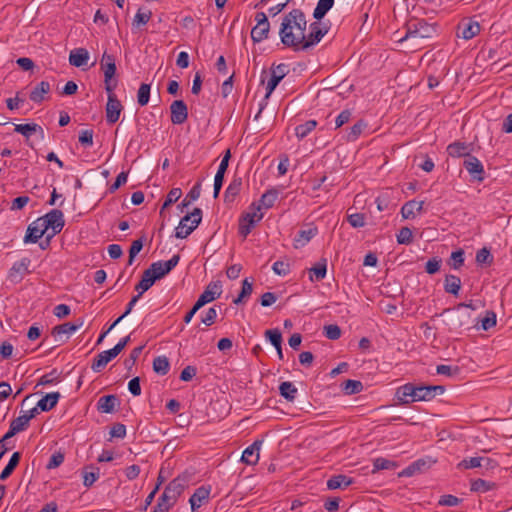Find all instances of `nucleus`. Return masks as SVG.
Returning a JSON list of instances; mask_svg holds the SVG:
<instances>
[{"mask_svg": "<svg viewBox=\"0 0 512 512\" xmlns=\"http://www.w3.org/2000/svg\"><path fill=\"white\" fill-rule=\"evenodd\" d=\"M21 459V453L20 452H14L8 462V464L5 466V468L0 473V480L4 481L6 480L14 471V469L18 466Z\"/></svg>", "mask_w": 512, "mask_h": 512, "instance_id": "4c0bfd02", "label": "nucleus"}, {"mask_svg": "<svg viewBox=\"0 0 512 512\" xmlns=\"http://www.w3.org/2000/svg\"><path fill=\"white\" fill-rule=\"evenodd\" d=\"M210 492V486H201L197 488L189 499L191 509L194 511L199 508L202 503L209 498Z\"/></svg>", "mask_w": 512, "mask_h": 512, "instance_id": "a878e982", "label": "nucleus"}, {"mask_svg": "<svg viewBox=\"0 0 512 512\" xmlns=\"http://www.w3.org/2000/svg\"><path fill=\"white\" fill-rule=\"evenodd\" d=\"M156 280H157L156 277L152 274L150 269L149 268L146 269L143 272L141 280L135 286V290L138 292L137 295H139L141 297L144 292H146L147 290H149L152 287V285L154 284V282Z\"/></svg>", "mask_w": 512, "mask_h": 512, "instance_id": "c756f323", "label": "nucleus"}, {"mask_svg": "<svg viewBox=\"0 0 512 512\" xmlns=\"http://www.w3.org/2000/svg\"><path fill=\"white\" fill-rule=\"evenodd\" d=\"M436 372L439 375H445L448 377H453L459 374L460 369L458 366H450V365H438L436 367Z\"/></svg>", "mask_w": 512, "mask_h": 512, "instance_id": "4d7b16f0", "label": "nucleus"}, {"mask_svg": "<svg viewBox=\"0 0 512 512\" xmlns=\"http://www.w3.org/2000/svg\"><path fill=\"white\" fill-rule=\"evenodd\" d=\"M262 440L254 441L242 453L241 460L247 465H255L259 461V451L262 445Z\"/></svg>", "mask_w": 512, "mask_h": 512, "instance_id": "6ab92c4d", "label": "nucleus"}, {"mask_svg": "<svg viewBox=\"0 0 512 512\" xmlns=\"http://www.w3.org/2000/svg\"><path fill=\"white\" fill-rule=\"evenodd\" d=\"M324 334L330 340H337L341 336V329L336 324L324 326Z\"/></svg>", "mask_w": 512, "mask_h": 512, "instance_id": "052dcab7", "label": "nucleus"}, {"mask_svg": "<svg viewBox=\"0 0 512 512\" xmlns=\"http://www.w3.org/2000/svg\"><path fill=\"white\" fill-rule=\"evenodd\" d=\"M436 34L434 24L427 23L425 20H411L407 23V32L404 39L409 38H432Z\"/></svg>", "mask_w": 512, "mask_h": 512, "instance_id": "20e7f679", "label": "nucleus"}, {"mask_svg": "<svg viewBox=\"0 0 512 512\" xmlns=\"http://www.w3.org/2000/svg\"><path fill=\"white\" fill-rule=\"evenodd\" d=\"M328 33V28L316 20L309 25V33L305 34V40L300 45L301 50H306L316 44Z\"/></svg>", "mask_w": 512, "mask_h": 512, "instance_id": "6e6552de", "label": "nucleus"}, {"mask_svg": "<svg viewBox=\"0 0 512 512\" xmlns=\"http://www.w3.org/2000/svg\"><path fill=\"white\" fill-rule=\"evenodd\" d=\"M272 270L279 276H286L290 273V264L285 261H276L272 266Z\"/></svg>", "mask_w": 512, "mask_h": 512, "instance_id": "e2e57ef3", "label": "nucleus"}, {"mask_svg": "<svg viewBox=\"0 0 512 512\" xmlns=\"http://www.w3.org/2000/svg\"><path fill=\"white\" fill-rule=\"evenodd\" d=\"M373 467H374V470H376V471L384 470V469H391V468L395 467V463L386 458L378 457V458L374 459Z\"/></svg>", "mask_w": 512, "mask_h": 512, "instance_id": "69168bd1", "label": "nucleus"}, {"mask_svg": "<svg viewBox=\"0 0 512 512\" xmlns=\"http://www.w3.org/2000/svg\"><path fill=\"white\" fill-rule=\"evenodd\" d=\"M222 293V285L220 281L210 282L203 293L199 296L206 304L219 298Z\"/></svg>", "mask_w": 512, "mask_h": 512, "instance_id": "b1692460", "label": "nucleus"}, {"mask_svg": "<svg viewBox=\"0 0 512 512\" xmlns=\"http://www.w3.org/2000/svg\"><path fill=\"white\" fill-rule=\"evenodd\" d=\"M352 484V479L346 475L339 474L331 477L327 481V488L330 490L343 489Z\"/></svg>", "mask_w": 512, "mask_h": 512, "instance_id": "f704fd0d", "label": "nucleus"}, {"mask_svg": "<svg viewBox=\"0 0 512 512\" xmlns=\"http://www.w3.org/2000/svg\"><path fill=\"white\" fill-rule=\"evenodd\" d=\"M185 489V481L184 479L177 477L173 479L166 487L162 495L159 499L169 504L172 508L174 504L177 502L178 497L182 494Z\"/></svg>", "mask_w": 512, "mask_h": 512, "instance_id": "0eeeda50", "label": "nucleus"}, {"mask_svg": "<svg viewBox=\"0 0 512 512\" xmlns=\"http://www.w3.org/2000/svg\"><path fill=\"white\" fill-rule=\"evenodd\" d=\"M251 211L245 213L239 222V234L246 238L254 226L262 220L263 213L260 211V206L253 203L250 207Z\"/></svg>", "mask_w": 512, "mask_h": 512, "instance_id": "39448f33", "label": "nucleus"}, {"mask_svg": "<svg viewBox=\"0 0 512 512\" xmlns=\"http://www.w3.org/2000/svg\"><path fill=\"white\" fill-rule=\"evenodd\" d=\"M253 291L252 282H250L247 278H245L242 282V288L240 294L236 299L233 300L234 304H240L244 301L245 298H248Z\"/></svg>", "mask_w": 512, "mask_h": 512, "instance_id": "09e8293b", "label": "nucleus"}, {"mask_svg": "<svg viewBox=\"0 0 512 512\" xmlns=\"http://www.w3.org/2000/svg\"><path fill=\"white\" fill-rule=\"evenodd\" d=\"M40 219L47 232L50 228L52 229V232L48 233V238H53L56 234L60 233L65 225L64 215L58 209L51 210L45 216L40 217Z\"/></svg>", "mask_w": 512, "mask_h": 512, "instance_id": "423d86ee", "label": "nucleus"}, {"mask_svg": "<svg viewBox=\"0 0 512 512\" xmlns=\"http://www.w3.org/2000/svg\"><path fill=\"white\" fill-rule=\"evenodd\" d=\"M289 65L285 63L271 67V77L267 82L265 99L269 98L280 81L288 74Z\"/></svg>", "mask_w": 512, "mask_h": 512, "instance_id": "9d476101", "label": "nucleus"}, {"mask_svg": "<svg viewBox=\"0 0 512 512\" xmlns=\"http://www.w3.org/2000/svg\"><path fill=\"white\" fill-rule=\"evenodd\" d=\"M493 261V257L490 251L484 247L477 251L476 253V262L478 264H491Z\"/></svg>", "mask_w": 512, "mask_h": 512, "instance_id": "680f3d73", "label": "nucleus"}, {"mask_svg": "<svg viewBox=\"0 0 512 512\" xmlns=\"http://www.w3.org/2000/svg\"><path fill=\"white\" fill-rule=\"evenodd\" d=\"M412 238H413L412 231L408 227H402L400 229L399 233L397 234V242L399 244L408 245L412 242Z\"/></svg>", "mask_w": 512, "mask_h": 512, "instance_id": "bf43d9fd", "label": "nucleus"}, {"mask_svg": "<svg viewBox=\"0 0 512 512\" xmlns=\"http://www.w3.org/2000/svg\"><path fill=\"white\" fill-rule=\"evenodd\" d=\"M318 230L314 226H310L307 229L300 230L294 238V247L301 248L305 246L314 236H316Z\"/></svg>", "mask_w": 512, "mask_h": 512, "instance_id": "cd10ccee", "label": "nucleus"}, {"mask_svg": "<svg viewBox=\"0 0 512 512\" xmlns=\"http://www.w3.org/2000/svg\"><path fill=\"white\" fill-rule=\"evenodd\" d=\"M327 271V264L326 260L323 259L322 261L316 263L311 269H310V280L311 281H321L325 278Z\"/></svg>", "mask_w": 512, "mask_h": 512, "instance_id": "58836bf2", "label": "nucleus"}, {"mask_svg": "<svg viewBox=\"0 0 512 512\" xmlns=\"http://www.w3.org/2000/svg\"><path fill=\"white\" fill-rule=\"evenodd\" d=\"M307 21L301 9H293L283 17L279 35L286 47L301 50L300 45L305 40Z\"/></svg>", "mask_w": 512, "mask_h": 512, "instance_id": "f257e3e1", "label": "nucleus"}, {"mask_svg": "<svg viewBox=\"0 0 512 512\" xmlns=\"http://www.w3.org/2000/svg\"><path fill=\"white\" fill-rule=\"evenodd\" d=\"M89 60V52L85 48H75L69 54V63L75 67H82Z\"/></svg>", "mask_w": 512, "mask_h": 512, "instance_id": "bb28decb", "label": "nucleus"}, {"mask_svg": "<svg viewBox=\"0 0 512 512\" xmlns=\"http://www.w3.org/2000/svg\"><path fill=\"white\" fill-rule=\"evenodd\" d=\"M417 387L412 383L404 384L399 387L396 392V396L401 404H409L416 402Z\"/></svg>", "mask_w": 512, "mask_h": 512, "instance_id": "a211bd4d", "label": "nucleus"}, {"mask_svg": "<svg viewBox=\"0 0 512 512\" xmlns=\"http://www.w3.org/2000/svg\"><path fill=\"white\" fill-rule=\"evenodd\" d=\"M265 337L270 341L274 347L282 344V335L278 329H269L265 331Z\"/></svg>", "mask_w": 512, "mask_h": 512, "instance_id": "13d9d810", "label": "nucleus"}, {"mask_svg": "<svg viewBox=\"0 0 512 512\" xmlns=\"http://www.w3.org/2000/svg\"><path fill=\"white\" fill-rule=\"evenodd\" d=\"M483 460H484V457H471L468 459H463L458 464V467L460 469H472V468L482 467Z\"/></svg>", "mask_w": 512, "mask_h": 512, "instance_id": "864d4df0", "label": "nucleus"}, {"mask_svg": "<svg viewBox=\"0 0 512 512\" xmlns=\"http://www.w3.org/2000/svg\"><path fill=\"white\" fill-rule=\"evenodd\" d=\"M118 355L119 354L114 348L99 353L93 360L91 369L94 372H100L112 359Z\"/></svg>", "mask_w": 512, "mask_h": 512, "instance_id": "412c9836", "label": "nucleus"}, {"mask_svg": "<svg viewBox=\"0 0 512 512\" xmlns=\"http://www.w3.org/2000/svg\"><path fill=\"white\" fill-rule=\"evenodd\" d=\"M150 84L142 83L138 89L137 93V101L140 106H145L148 104L150 99Z\"/></svg>", "mask_w": 512, "mask_h": 512, "instance_id": "8fccbe9b", "label": "nucleus"}, {"mask_svg": "<svg viewBox=\"0 0 512 512\" xmlns=\"http://www.w3.org/2000/svg\"><path fill=\"white\" fill-rule=\"evenodd\" d=\"M60 381V373L56 369H53L50 373L44 374L38 380L37 385H51Z\"/></svg>", "mask_w": 512, "mask_h": 512, "instance_id": "3c124183", "label": "nucleus"}, {"mask_svg": "<svg viewBox=\"0 0 512 512\" xmlns=\"http://www.w3.org/2000/svg\"><path fill=\"white\" fill-rule=\"evenodd\" d=\"M335 0H318L317 5L313 11L315 20L321 21L327 12L333 7Z\"/></svg>", "mask_w": 512, "mask_h": 512, "instance_id": "c9c22d12", "label": "nucleus"}, {"mask_svg": "<svg viewBox=\"0 0 512 512\" xmlns=\"http://www.w3.org/2000/svg\"><path fill=\"white\" fill-rule=\"evenodd\" d=\"M83 325V320L79 319L77 323L73 324L70 322L57 325L52 329V335L56 338L57 341L62 340V336L66 335L67 337L72 335L74 332H76L80 327Z\"/></svg>", "mask_w": 512, "mask_h": 512, "instance_id": "f3484780", "label": "nucleus"}, {"mask_svg": "<svg viewBox=\"0 0 512 512\" xmlns=\"http://www.w3.org/2000/svg\"><path fill=\"white\" fill-rule=\"evenodd\" d=\"M480 32V25L476 21H463L458 26L457 36L465 40L472 39Z\"/></svg>", "mask_w": 512, "mask_h": 512, "instance_id": "aec40b11", "label": "nucleus"}, {"mask_svg": "<svg viewBox=\"0 0 512 512\" xmlns=\"http://www.w3.org/2000/svg\"><path fill=\"white\" fill-rule=\"evenodd\" d=\"M424 202L410 200L406 202L401 208V214L404 219H410L415 216V213H420L423 209Z\"/></svg>", "mask_w": 512, "mask_h": 512, "instance_id": "2f4dec72", "label": "nucleus"}, {"mask_svg": "<svg viewBox=\"0 0 512 512\" xmlns=\"http://www.w3.org/2000/svg\"><path fill=\"white\" fill-rule=\"evenodd\" d=\"M202 210L200 208H194V210L185 215L179 225L176 227L175 237L184 239L188 237L201 223Z\"/></svg>", "mask_w": 512, "mask_h": 512, "instance_id": "7ed1b4c3", "label": "nucleus"}, {"mask_svg": "<svg viewBox=\"0 0 512 512\" xmlns=\"http://www.w3.org/2000/svg\"><path fill=\"white\" fill-rule=\"evenodd\" d=\"M14 130L15 132L22 134L26 138H29L34 133H40L42 137L44 135L43 128L36 123L16 124Z\"/></svg>", "mask_w": 512, "mask_h": 512, "instance_id": "72a5a7b5", "label": "nucleus"}, {"mask_svg": "<svg viewBox=\"0 0 512 512\" xmlns=\"http://www.w3.org/2000/svg\"><path fill=\"white\" fill-rule=\"evenodd\" d=\"M460 288H461V280L458 276L450 274L445 277L444 290L447 293H450V294H453L456 296V295H458Z\"/></svg>", "mask_w": 512, "mask_h": 512, "instance_id": "e433bc0d", "label": "nucleus"}, {"mask_svg": "<svg viewBox=\"0 0 512 512\" xmlns=\"http://www.w3.org/2000/svg\"><path fill=\"white\" fill-rule=\"evenodd\" d=\"M278 198V191L276 189L267 190L260 198V204L258 206L264 207L265 209L271 208Z\"/></svg>", "mask_w": 512, "mask_h": 512, "instance_id": "79ce46f5", "label": "nucleus"}, {"mask_svg": "<svg viewBox=\"0 0 512 512\" xmlns=\"http://www.w3.org/2000/svg\"><path fill=\"white\" fill-rule=\"evenodd\" d=\"M45 233H47V231L44 229V224L41 219L38 218L28 226L24 242L36 243Z\"/></svg>", "mask_w": 512, "mask_h": 512, "instance_id": "dca6fc26", "label": "nucleus"}, {"mask_svg": "<svg viewBox=\"0 0 512 512\" xmlns=\"http://www.w3.org/2000/svg\"><path fill=\"white\" fill-rule=\"evenodd\" d=\"M472 145L465 142L456 141L447 146V153L454 158H467L471 155Z\"/></svg>", "mask_w": 512, "mask_h": 512, "instance_id": "5701e85b", "label": "nucleus"}, {"mask_svg": "<svg viewBox=\"0 0 512 512\" xmlns=\"http://www.w3.org/2000/svg\"><path fill=\"white\" fill-rule=\"evenodd\" d=\"M317 126L315 120H308L303 124H299L295 127V135L299 139L305 138L310 132H312Z\"/></svg>", "mask_w": 512, "mask_h": 512, "instance_id": "a18cd8bd", "label": "nucleus"}, {"mask_svg": "<svg viewBox=\"0 0 512 512\" xmlns=\"http://www.w3.org/2000/svg\"><path fill=\"white\" fill-rule=\"evenodd\" d=\"M152 17V11L146 7H140L132 20V31L136 33L146 25Z\"/></svg>", "mask_w": 512, "mask_h": 512, "instance_id": "393cba45", "label": "nucleus"}, {"mask_svg": "<svg viewBox=\"0 0 512 512\" xmlns=\"http://www.w3.org/2000/svg\"><path fill=\"white\" fill-rule=\"evenodd\" d=\"M180 260V255L175 254L172 256L171 259L168 261H157L153 262L149 269L152 272V274L156 277V279H160L164 277L166 274H168L173 268L177 266Z\"/></svg>", "mask_w": 512, "mask_h": 512, "instance_id": "ddd939ff", "label": "nucleus"}, {"mask_svg": "<svg viewBox=\"0 0 512 512\" xmlns=\"http://www.w3.org/2000/svg\"><path fill=\"white\" fill-rule=\"evenodd\" d=\"M60 397L59 392L48 393L38 401L36 406L40 411H50L57 405Z\"/></svg>", "mask_w": 512, "mask_h": 512, "instance_id": "c85d7f7f", "label": "nucleus"}, {"mask_svg": "<svg viewBox=\"0 0 512 512\" xmlns=\"http://www.w3.org/2000/svg\"><path fill=\"white\" fill-rule=\"evenodd\" d=\"M145 237H141L137 240H134L131 244V247L129 249V259H128V265H132L134 258L136 255L142 250L144 245Z\"/></svg>", "mask_w": 512, "mask_h": 512, "instance_id": "603ef678", "label": "nucleus"}, {"mask_svg": "<svg viewBox=\"0 0 512 512\" xmlns=\"http://www.w3.org/2000/svg\"><path fill=\"white\" fill-rule=\"evenodd\" d=\"M279 392L282 397L292 402L296 398L298 390L292 382L285 381L280 384Z\"/></svg>", "mask_w": 512, "mask_h": 512, "instance_id": "ea45409f", "label": "nucleus"}, {"mask_svg": "<svg viewBox=\"0 0 512 512\" xmlns=\"http://www.w3.org/2000/svg\"><path fill=\"white\" fill-rule=\"evenodd\" d=\"M99 478V468H92V471L83 472V485L87 488L91 487Z\"/></svg>", "mask_w": 512, "mask_h": 512, "instance_id": "5fc2aeb1", "label": "nucleus"}, {"mask_svg": "<svg viewBox=\"0 0 512 512\" xmlns=\"http://www.w3.org/2000/svg\"><path fill=\"white\" fill-rule=\"evenodd\" d=\"M107 94L108 99L105 108L106 120L109 124H114L118 121L121 111L123 110V106L113 91L107 92Z\"/></svg>", "mask_w": 512, "mask_h": 512, "instance_id": "9b49d317", "label": "nucleus"}, {"mask_svg": "<svg viewBox=\"0 0 512 512\" xmlns=\"http://www.w3.org/2000/svg\"><path fill=\"white\" fill-rule=\"evenodd\" d=\"M364 386L361 381L358 380H346L342 384V391L346 395L358 394L363 390Z\"/></svg>", "mask_w": 512, "mask_h": 512, "instance_id": "c03bdc74", "label": "nucleus"}, {"mask_svg": "<svg viewBox=\"0 0 512 512\" xmlns=\"http://www.w3.org/2000/svg\"><path fill=\"white\" fill-rule=\"evenodd\" d=\"M496 325V314L493 311H487L485 317L481 320V327L487 331Z\"/></svg>", "mask_w": 512, "mask_h": 512, "instance_id": "0e129e2a", "label": "nucleus"}, {"mask_svg": "<svg viewBox=\"0 0 512 512\" xmlns=\"http://www.w3.org/2000/svg\"><path fill=\"white\" fill-rule=\"evenodd\" d=\"M367 127V123L364 120L357 121L348 132L346 136V140L348 142L356 141L359 136L362 134L363 130Z\"/></svg>", "mask_w": 512, "mask_h": 512, "instance_id": "49530a36", "label": "nucleus"}, {"mask_svg": "<svg viewBox=\"0 0 512 512\" xmlns=\"http://www.w3.org/2000/svg\"><path fill=\"white\" fill-rule=\"evenodd\" d=\"M494 482H489L483 479H476L471 482V491L478 493H485L495 488Z\"/></svg>", "mask_w": 512, "mask_h": 512, "instance_id": "de8ad7c7", "label": "nucleus"}, {"mask_svg": "<svg viewBox=\"0 0 512 512\" xmlns=\"http://www.w3.org/2000/svg\"><path fill=\"white\" fill-rule=\"evenodd\" d=\"M242 181L241 179H234L230 182L225 190L224 198L225 201H233L234 198L239 194L241 190Z\"/></svg>", "mask_w": 512, "mask_h": 512, "instance_id": "37998d69", "label": "nucleus"}, {"mask_svg": "<svg viewBox=\"0 0 512 512\" xmlns=\"http://www.w3.org/2000/svg\"><path fill=\"white\" fill-rule=\"evenodd\" d=\"M119 406L120 401L116 395L102 396L97 402V410L101 413H113Z\"/></svg>", "mask_w": 512, "mask_h": 512, "instance_id": "4be33fe9", "label": "nucleus"}, {"mask_svg": "<svg viewBox=\"0 0 512 512\" xmlns=\"http://www.w3.org/2000/svg\"><path fill=\"white\" fill-rule=\"evenodd\" d=\"M50 91V83L41 81L30 92V100L35 103H41L45 99V95Z\"/></svg>", "mask_w": 512, "mask_h": 512, "instance_id": "7c9ffc66", "label": "nucleus"}, {"mask_svg": "<svg viewBox=\"0 0 512 512\" xmlns=\"http://www.w3.org/2000/svg\"><path fill=\"white\" fill-rule=\"evenodd\" d=\"M10 425L18 432H22L26 430L29 425V421L24 415H20L19 417L13 419Z\"/></svg>", "mask_w": 512, "mask_h": 512, "instance_id": "774afa93", "label": "nucleus"}, {"mask_svg": "<svg viewBox=\"0 0 512 512\" xmlns=\"http://www.w3.org/2000/svg\"><path fill=\"white\" fill-rule=\"evenodd\" d=\"M467 308H472V304L460 303L451 311L448 316V324L451 330L468 329L472 323V315Z\"/></svg>", "mask_w": 512, "mask_h": 512, "instance_id": "f03ea898", "label": "nucleus"}, {"mask_svg": "<svg viewBox=\"0 0 512 512\" xmlns=\"http://www.w3.org/2000/svg\"><path fill=\"white\" fill-rule=\"evenodd\" d=\"M171 122L175 125L183 124L188 118L187 105L183 100H175L170 106Z\"/></svg>", "mask_w": 512, "mask_h": 512, "instance_id": "2eb2a0df", "label": "nucleus"}, {"mask_svg": "<svg viewBox=\"0 0 512 512\" xmlns=\"http://www.w3.org/2000/svg\"><path fill=\"white\" fill-rule=\"evenodd\" d=\"M170 363L166 356H158L153 361V370L159 375H166L169 372Z\"/></svg>", "mask_w": 512, "mask_h": 512, "instance_id": "a19ab883", "label": "nucleus"}, {"mask_svg": "<svg viewBox=\"0 0 512 512\" xmlns=\"http://www.w3.org/2000/svg\"><path fill=\"white\" fill-rule=\"evenodd\" d=\"M30 264L31 260L29 258H22L21 260L15 262L8 274L10 281L14 283H19L22 281L24 276L30 272Z\"/></svg>", "mask_w": 512, "mask_h": 512, "instance_id": "4468645a", "label": "nucleus"}, {"mask_svg": "<svg viewBox=\"0 0 512 512\" xmlns=\"http://www.w3.org/2000/svg\"><path fill=\"white\" fill-rule=\"evenodd\" d=\"M349 224L353 228H361L365 226L366 217L363 213H352L347 216Z\"/></svg>", "mask_w": 512, "mask_h": 512, "instance_id": "6e6d98bb", "label": "nucleus"}, {"mask_svg": "<svg viewBox=\"0 0 512 512\" xmlns=\"http://www.w3.org/2000/svg\"><path fill=\"white\" fill-rule=\"evenodd\" d=\"M463 166L470 174L472 180L477 182H482L484 180V167L477 157L473 155L468 156L467 158L464 159Z\"/></svg>", "mask_w": 512, "mask_h": 512, "instance_id": "f8f14e48", "label": "nucleus"}, {"mask_svg": "<svg viewBox=\"0 0 512 512\" xmlns=\"http://www.w3.org/2000/svg\"><path fill=\"white\" fill-rule=\"evenodd\" d=\"M142 350H143V346H139V347L134 348V349L131 351V353H130L129 357H128L127 359H125V361H124V366H125L128 370H130V369L134 366V364H135V362L137 361V359L139 358V356H140V354H141Z\"/></svg>", "mask_w": 512, "mask_h": 512, "instance_id": "338daca9", "label": "nucleus"}, {"mask_svg": "<svg viewBox=\"0 0 512 512\" xmlns=\"http://www.w3.org/2000/svg\"><path fill=\"white\" fill-rule=\"evenodd\" d=\"M255 20L257 24L251 30V38L254 43H259L268 37L270 23L264 12H257Z\"/></svg>", "mask_w": 512, "mask_h": 512, "instance_id": "1a4fd4ad", "label": "nucleus"}, {"mask_svg": "<svg viewBox=\"0 0 512 512\" xmlns=\"http://www.w3.org/2000/svg\"><path fill=\"white\" fill-rule=\"evenodd\" d=\"M101 69L104 73V84L106 92L114 91L116 83H112V78L116 74V63L105 64V66H101Z\"/></svg>", "mask_w": 512, "mask_h": 512, "instance_id": "473e14b6", "label": "nucleus"}]
</instances>
